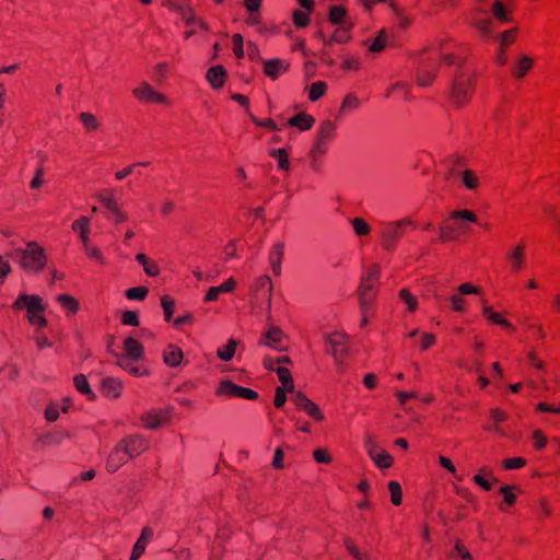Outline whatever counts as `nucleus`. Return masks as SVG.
Returning <instances> with one entry per match:
<instances>
[{
  "label": "nucleus",
  "instance_id": "nucleus-1",
  "mask_svg": "<svg viewBox=\"0 0 560 560\" xmlns=\"http://www.w3.org/2000/svg\"><path fill=\"white\" fill-rule=\"evenodd\" d=\"M478 223L476 214L467 209L450 212L439 229V241L456 242L462 236L471 232V225Z\"/></svg>",
  "mask_w": 560,
  "mask_h": 560
},
{
  "label": "nucleus",
  "instance_id": "nucleus-2",
  "mask_svg": "<svg viewBox=\"0 0 560 560\" xmlns=\"http://www.w3.org/2000/svg\"><path fill=\"white\" fill-rule=\"evenodd\" d=\"M337 135V125L330 119H325L319 122L314 142L308 153L310 168L319 173L323 166V159L327 154L330 143L334 141Z\"/></svg>",
  "mask_w": 560,
  "mask_h": 560
},
{
  "label": "nucleus",
  "instance_id": "nucleus-3",
  "mask_svg": "<svg viewBox=\"0 0 560 560\" xmlns=\"http://www.w3.org/2000/svg\"><path fill=\"white\" fill-rule=\"evenodd\" d=\"M441 62L452 65L454 58L450 54L442 55L436 50L423 52L416 74L417 83L423 88L429 86L433 82L435 70Z\"/></svg>",
  "mask_w": 560,
  "mask_h": 560
},
{
  "label": "nucleus",
  "instance_id": "nucleus-4",
  "mask_svg": "<svg viewBox=\"0 0 560 560\" xmlns=\"http://www.w3.org/2000/svg\"><path fill=\"white\" fill-rule=\"evenodd\" d=\"M413 226L415 222L409 218L381 222L378 232L382 247L388 252L394 250L397 242L404 236L405 231Z\"/></svg>",
  "mask_w": 560,
  "mask_h": 560
},
{
  "label": "nucleus",
  "instance_id": "nucleus-5",
  "mask_svg": "<svg viewBox=\"0 0 560 560\" xmlns=\"http://www.w3.org/2000/svg\"><path fill=\"white\" fill-rule=\"evenodd\" d=\"M16 255L20 258V266L27 272H40L47 262L45 249L36 242H28L24 249H16Z\"/></svg>",
  "mask_w": 560,
  "mask_h": 560
},
{
  "label": "nucleus",
  "instance_id": "nucleus-6",
  "mask_svg": "<svg viewBox=\"0 0 560 560\" xmlns=\"http://www.w3.org/2000/svg\"><path fill=\"white\" fill-rule=\"evenodd\" d=\"M380 278V266L374 264L369 267L366 273L363 276L358 294L360 311L370 310L373 301L376 298V285Z\"/></svg>",
  "mask_w": 560,
  "mask_h": 560
},
{
  "label": "nucleus",
  "instance_id": "nucleus-7",
  "mask_svg": "<svg viewBox=\"0 0 560 560\" xmlns=\"http://www.w3.org/2000/svg\"><path fill=\"white\" fill-rule=\"evenodd\" d=\"M471 80L472 70L463 66L456 73L450 91V97L454 105L462 106L468 101L471 93Z\"/></svg>",
  "mask_w": 560,
  "mask_h": 560
},
{
  "label": "nucleus",
  "instance_id": "nucleus-8",
  "mask_svg": "<svg viewBox=\"0 0 560 560\" xmlns=\"http://www.w3.org/2000/svg\"><path fill=\"white\" fill-rule=\"evenodd\" d=\"M325 353L332 357L338 368L343 365L345 358L349 352L348 337L339 331L324 335Z\"/></svg>",
  "mask_w": 560,
  "mask_h": 560
},
{
  "label": "nucleus",
  "instance_id": "nucleus-9",
  "mask_svg": "<svg viewBox=\"0 0 560 560\" xmlns=\"http://www.w3.org/2000/svg\"><path fill=\"white\" fill-rule=\"evenodd\" d=\"M490 3L488 0H475L467 21L480 35L488 37L490 23Z\"/></svg>",
  "mask_w": 560,
  "mask_h": 560
},
{
  "label": "nucleus",
  "instance_id": "nucleus-10",
  "mask_svg": "<svg viewBox=\"0 0 560 560\" xmlns=\"http://www.w3.org/2000/svg\"><path fill=\"white\" fill-rule=\"evenodd\" d=\"M214 394L224 398H243L246 400H256L258 398L257 392L247 387L240 386L233 383L231 380H222L218 384Z\"/></svg>",
  "mask_w": 560,
  "mask_h": 560
},
{
  "label": "nucleus",
  "instance_id": "nucleus-11",
  "mask_svg": "<svg viewBox=\"0 0 560 560\" xmlns=\"http://www.w3.org/2000/svg\"><path fill=\"white\" fill-rule=\"evenodd\" d=\"M172 413V407L150 409L140 416V421L145 429L156 430L168 422Z\"/></svg>",
  "mask_w": 560,
  "mask_h": 560
},
{
  "label": "nucleus",
  "instance_id": "nucleus-12",
  "mask_svg": "<svg viewBox=\"0 0 560 560\" xmlns=\"http://www.w3.org/2000/svg\"><path fill=\"white\" fill-rule=\"evenodd\" d=\"M132 95L142 103L170 105V100L166 95L155 91L144 81L132 90Z\"/></svg>",
  "mask_w": 560,
  "mask_h": 560
},
{
  "label": "nucleus",
  "instance_id": "nucleus-13",
  "mask_svg": "<svg viewBox=\"0 0 560 560\" xmlns=\"http://www.w3.org/2000/svg\"><path fill=\"white\" fill-rule=\"evenodd\" d=\"M518 34L520 30L515 26L503 31L495 36V39L499 43L498 52L495 56V62L498 65L504 66L508 62L506 49L509 46L516 42Z\"/></svg>",
  "mask_w": 560,
  "mask_h": 560
},
{
  "label": "nucleus",
  "instance_id": "nucleus-14",
  "mask_svg": "<svg viewBox=\"0 0 560 560\" xmlns=\"http://www.w3.org/2000/svg\"><path fill=\"white\" fill-rule=\"evenodd\" d=\"M291 400L299 410L304 411L313 420L317 422H322L324 420L325 417L319 406L306 397L302 392L294 393Z\"/></svg>",
  "mask_w": 560,
  "mask_h": 560
},
{
  "label": "nucleus",
  "instance_id": "nucleus-15",
  "mask_svg": "<svg viewBox=\"0 0 560 560\" xmlns=\"http://www.w3.org/2000/svg\"><path fill=\"white\" fill-rule=\"evenodd\" d=\"M131 459L140 456L149 448V440L141 434H131L119 441Z\"/></svg>",
  "mask_w": 560,
  "mask_h": 560
},
{
  "label": "nucleus",
  "instance_id": "nucleus-16",
  "mask_svg": "<svg viewBox=\"0 0 560 560\" xmlns=\"http://www.w3.org/2000/svg\"><path fill=\"white\" fill-rule=\"evenodd\" d=\"M14 308H25L27 311V319L34 315L45 312L43 300L38 295L20 294L13 303Z\"/></svg>",
  "mask_w": 560,
  "mask_h": 560
},
{
  "label": "nucleus",
  "instance_id": "nucleus-17",
  "mask_svg": "<svg viewBox=\"0 0 560 560\" xmlns=\"http://www.w3.org/2000/svg\"><path fill=\"white\" fill-rule=\"evenodd\" d=\"M467 294H479L478 287H475L470 283H463L457 288V292L452 294L448 298V302L451 305L452 311L464 313L466 312V300L465 295Z\"/></svg>",
  "mask_w": 560,
  "mask_h": 560
},
{
  "label": "nucleus",
  "instance_id": "nucleus-18",
  "mask_svg": "<svg viewBox=\"0 0 560 560\" xmlns=\"http://www.w3.org/2000/svg\"><path fill=\"white\" fill-rule=\"evenodd\" d=\"M510 271L517 275L525 266V244L520 243L511 247L505 255Z\"/></svg>",
  "mask_w": 560,
  "mask_h": 560
},
{
  "label": "nucleus",
  "instance_id": "nucleus-19",
  "mask_svg": "<svg viewBox=\"0 0 560 560\" xmlns=\"http://www.w3.org/2000/svg\"><path fill=\"white\" fill-rule=\"evenodd\" d=\"M534 67V59L525 54H518L511 65V77L517 81L523 80Z\"/></svg>",
  "mask_w": 560,
  "mask_h": 560
},
{
  "label": "nucleus",
  "instance_id": "nucleus-20",
  "mask_svg": "<svg viewBox=\"0 0 560 560\" xmlns=\"http://www.w3.org/2000/svg\"><path fill=\"white\" fill-rule=\"evenodd\" d=\"M130 458L126 450L119 442L115 445L112 452L108 454L106 460V470L110 474L117 471L122 465H125Z\"/></svg>",
  "mask_w": 560,
  "mask_h": 560
},
{
  "label": "nucleus",
  "instance_id": "nucleus-21",
  "mask_svg": "<svg viewBox=\"0 0 560 560\" xmlns=\"http://www.w3.org/2000/svg\"><path fill=\"white\" fill-rule=\"evenodd\" d=\"M515 2H492V19L501 23L513 22Z\"/></svg>",
  "mask_w": 560,
  "mask_h": 560
},
{
  "label": "nucleus",
  "instance_id": "nucleus-22",
  "mask_svg": "<svg viewBox=\"0 0 560 560\" xmlns=\"http://www.w3.org/2000/svg\"><path fill=\"white\" fill-rule=\"evenodd\" d=\"M289 69V62L283 59L275 58L264 61V73L271 80H277Z\"/></svg>",
  "mask_w": 560,
  "mask_h": 560
},
{
  "label": "nucleus",
  "instance_id": "nucleus-23",
  "mask_svg": "<svg viewBox=\"0 0 560 560\" xmlns=\"http://www.w3.org/2000/svg\"><path fill=\"white\" fill-rule=\"evenodd\" d=\"M283 337L284 334L279 327L271 326L265 334L261 335L259 345L281 351L283 348L280 347V343Z\"/></svg>",
  "mask_w": 560,
  "mask_h": 560
},
{
  "label": "nucleus",
  "instance_id": "nucleus-24",
  "mask_svg": "<svg viewBox=\"0 0 560 560\" xmlns=\"http://www.w3.org/2000/svg\"><path fill=\"white\" fill-rule=\"evenodd\" d=\"M154 532L151 527L145 526L142 528L141 534L133 545L131 556L129 560H138L145 551V548L150 540L153 538Z\"/></svg>",
  "mask_w": 560,
  "mask_h": 560
},
{
  "label": "nucleus",
  "instance_id": "nucleus-25",
  "mask_svg": "<svg viewBox=\"0 0 560 560\" xmlns=\"http://www.w3.org/2000/svg\"><path fill=\"white\" fill-rule=\"evenodd\" d=\"M351 27L352 22H347L346 25L339 26L330 37H326L323 33H319L318 37L326 46H331L332 44H343L350 39L349 31Z\"/></svg>",
  "mask_w": 560,
  "mask_h": 560
},
{
  "label": "nucleus",
  "instance_id": "nucleus-26",
  "mask_svg": "<svg viewBox=\"0 0 560 560\" xmlns=\"http://www.w3.org/2000/svg\"><path fill=\"white\" fill-rule=\"evenodd\" d=\"M284 255V244L281 242L276 243L269 252V265L273 276L281 275V264Z\"/></svg>",
  "mask_w": 560,
  "mask_h": 560
},
{
  "label": "nucleus",
  "instance_id": "nucleus-27",
  "mask_svg": "<svg viewBox=\"0 0 560 560\" xmlns=\"http://www.w3.org/2000/svg\"><path fill=\"white\" fill-rule=\"evenodd\" d=\"M235 287L236 282L233 278H229L226 281H224L222 284L218 287H210L203 298V302H214L219 299L220 294L233 292Z\"/></svg>",
  "mask_w": 560,
  "mask_h": 560
},
{
  "label": "nucleus",
  "instance_id": "nucleus-28",
  "mask_svg": "<svg viewBox=\"0 0 560 560\" xmlns=\"http://www.w3.org/2000/svg\"><path fill=\"white\" fill-rule=\"evenodd\" d=\"M124 353L118 357H127L131 360H140L143 355L142 345L132 337H128L124 341Z\"/></svg>",
  "mask_w": 560,
  "mask_h": 560
},
{
  "label": "nucleus",
  "instance_id": "nucleus-29",
  "mask_svg": "<svg viewBox=\"0 0 560 560\" xmlns=\"http://www.w3.org/2000/svg\"><path fill=\"white\" fill-rule=\"evenodd\" d=\"M122 384L118 378L105 377L102 381L101 392L108 398H118L121 394Z\"/></svg>",
  "mask_w": 560,
  "mask_h": 560
},
{
  "label": "nucleus",
  "instance_id": "nucleus-30",
  "mask_svg": "<svg viewBox=\"0 0 560 560\" xmlns=\"http://www.w3.org/2000/svg\"><path fill=\"white\" fill-rule=\"evenodd\" d=\"M206 78L209 84L218 90L224 85L226 72L222 66H213L208 69Z\"/></svg>",
  "mask_w": 560,
  "mask_h": 560
},
{
  "label": "nucleus",
  "instance_id": "nucleus-31",
  "mask_svg": "<svg viewBox=\"0 0 560 560\" xmlns=\"http://www.w3.org/2000/svg\"><path fill=\"white\" fill-rule=\"evenodd\" d=\"M183 351L175 345H168L163 351V361L170 368H176L183 360Z\"/></svg>",
  "mask_w": 560,
  "mask_h": 560
},
{
  "label": "nucleus",
  "instance_id": "nucleus-32",
  "mask_svg": "<svg viewBox=\"0 0 560 560\" xmlns=\"http://www.w3.org/2000/svg\"><path fill=\"white\" fill-rule=\"evenodd\" d=\"M314 122V117L304 112L294 115L288 120L289 126L295 127L301 131L310 130L313 127Z\"/></svg>",
  "mask_w": 560,
  "mask_h": 560
},
{
  "label": "nucleus",
  "instance_id": "nucleus-33",
  "mask_svg": "<svg viewBox=\"0 0 560 560\" xmlns=\"http://www.w3.org/2000/svg\"><path fill=\"white\" fill-rule=\"evenodd\" d=\"M520 488L517 486H502L499 489V493L503 494V503L499 505L501 511H506L510 506H512L516 501V492H520Z\"/></svg>",
  "mask_w": 560,
  "mask_h": 560
},
{
  "label": "nucleus",
  "instance_id": "nucleus-34",
  "mask_svg": "<svg viewBox=\"0 0 560 560\" xmlns=\"http://www.w3.org/2000/svg\"><path fill=\"white\" fill-rule=\"evenodd\" d=\"M136 260L139 265L142 266L143 271L147 276L158 277L160 275L159 265L153 259H151L149 256H147L145 254H142V253L137 254Z\"/></svg>",
  "mask_w": 560,
  "mask_h": 560
},
{
  "label": "nucleus",
  "instance_id": "nucleus-35",
  "mask_svg": "<svg viewBox=\"0 0 560 560\" xmlns=\"http://www.w3.org/2000/svg\"><path fill=\"white\" fill-rule=\"evenodd\" d=\"M456 175L458 176L462 185L469 190H475L479 186V177L471 170L459 171Z\"/></svg>",
  "mask_w": 560,
  "mask_h": 560
},
{
  "label": "nucleus",
  "instance_id": "nucleus-36",
  "mask_svg": "<svg viewBox=\"0 0 560 560\" xmlns=\"http://www.w3.org/2000/svg\"><path fill=\"white\" fill-rule=\"evenodd\" d=\"M137 360L127 357H117V365L133 376H142L145 370L136 364Z\"/></svg>",
  "mask_w": 560,
  "mask_h": 560
},
{
  "label": "nucleus",
  "instance_id": "nucleus-37",
  "mask_svg": "<svg viewBox=\"0 0 560 560\" xmlns=\"http://www.w3.org/2000/svg\"><path fill=\"white\" fill-rule=\"evenodd\" d=\"M72 230L80 233L81 244L89 243L90 218L81 217L72 223Z\"/></svg>",
  "mask_w": 560,
  "mask_h": 560
},
{
  "label": "nucleus",
  "instance_id": "nucleus-38",
  "mask_svg": "<svg viewBox=\"0 0 560 560\" xmlns=\"http://www.w3.org/2000/svg\"><path fill=\"white\" fill-rule=\"evenodd\" d=\"M56 301L67 312V315H74L79 311V302L69 294H59Z\"/></svg>",
  "mask_w": 560,
  "mask_h": 560
},
{
  "label": "nucleus",
  "instance_id": "nucleus-39",
  "mask_svg": "<svg viewBox=\"0 0 560 560\" xmlns=\"http://www.w3.org/2000/svg\"><path fill=\"white\" fill-rule=\"evenodd\" d=\"M269 155L277 161L279 170L285 172L290 171L289 152L285 148L272 149Z\"/></svg>",
  "mask_w": 560,
  "mask_h": 560
},
{
  "label": "nucleus",
  "instance_id": "nucleus-40",
  "mask_svg": "<svg viewBox=\"0 0 560 560\" xmlns=\"http://www.w3.org/2000/svg\"><path fill=\"white\" fill-rule=\"evenodd\" d=\"M360 105H361V102L357 97V95H354L353 93H348L341 102L338 116L341 117L342 115H345L347 113L353 112V110L358 109L360 107Z\"/></svg>",
  "mask_w": 560,
  "mask_h": 560
},
{
  "label": "nucleus",
  "instance_id": "nucleus-41",
  "mask_svg": "<svg viewBox=\"0 0 560 560\" xmlns=\"http://www.w3.org/2000/svg\"><path fill=\"white\" fill-rule=\"evenodd\" d=\"M329 21L332 24L343 26L347 22H351L347 15L345 8L340 5H334L329 10Z\"/></svg>",
  "mask_w": 560,
  "mask_h": 560
},
{
  "label": "nucleus",
  "instance_id": "nucleus-42",
  "mask_svg": "<svg viewBox=\"0 0 560 560\" xmlns=\"http://www.w3.org/2000/svg\"><path fill=\"white\" fill-rule=\"evenodd\" d=\"M73 385H74L75 389L80 394L84 395L88 399L94 398V393L92 392L85 375H83V374L75 375L73 378Z\"/></svg>",
  "mask_w": 560,
  "mask_h": 560
},
{
  "label": "nucleus",
  "instance_id": "nucleus-43",
  "mask_svg": "<svg viewBox=\"0 0 560 560\" xmlns=\"http://www.w3.org/2000/svg\"><path fill=\"white\" fill-rule=\"evenodd\" d=\"M237 342L235 339H229L228 343L219 347L217 350V355L222 361H230L233 359L236 351Z\"/></svg>",
  "mask_w": 560,
  "mask_h": 560
},
{
  "label": "nucleus",
  "instance_id": "nucleus-44",
  "mask_svg": "<svg viewBox=\"0 0 560 560\" xmlns=\"http://www.w3.org/2000/svg\"><path fill=\"white\" fill-rule=\"evenodd\" d=\"M492 325L500 326L508 335L516 331V327L504 317L503 313L492 311Z\"/></svg>",
  "mask_w": 560,
  "mask_h": 560
},
{
  "label": "nucleus",
  "instance_id": "nucleus-45",
  "mask_svg": "<svg viewBox=\"0 0 560 560\" xmlns=\"http://www.w3.org/2000/svg\"><path fill=\"white\" fill-rule=\"evenodd\" d=\"M389 35L386 30H381L369 47L371 52H381L387 46Z\"/></svg>",
  "mask_w": 560,
  "mask_h": 560
},
{
  "label": "nucleus",
  "instance_id": "nucleus-46",
  "mask_svg": "<svg viewBox=\"0 0 560 560\" xmlns=\"http://www.w3.org/2000/svg\"><path fill=\"white\" fill-rule=\"evenodd\" d=\"M276 373L278 375L279 381L283 385L282 388H285L288 393H293L294 384L290 371L287 368L278 366L276 369Z\"/></svg>",
  "mask_w": 560,
  "mask_h": 560
},
{
  "label": "nucleus",
  "instance_id": "nucleus-47",
  "mask_svg": "<svg viewBox=\"0 0 560 560\" xmlns=\"http://www.w3.org/2000/svg\"><path fill=\"white\" fill-rule=\"evenodd\" d=\"M327 91V84L324 81H316L312 83L308 88V100L311 102L318 101L322 96L325 95Z\"/></svg>",
  "mask_w": 560,
  "mask_h": 560
},
{
  "label": "nucleus",
  "instance_id": "nucleus-48",
  "mask_svg": "<svg viewBox=\"0 0 560 560\" xmlns=\"http://www.w3.org/2000/svg\"><path fill=\"white\" fill-rule=\"evenodd\" d=\"M350 223L358 236H368L371 233V226L363 218L357 217Z\"/></svg>",
  "mask_w": 560,
  "mask_h": 560
},
{
  "label": "nucleus",
  "instance_id": "nucleus-49",
  "mask_svg": "<svg viewBox=\"0 0 560 560\" xmlns=\"http://www.w3.org/2000/svg\"><path fill=\"white\" fill-rule=\"evenodd\" d=\"M255 288L256 290H267V293H268V298H267V302H268V308H270L271 306V296H272V282L270 280V278L266 275L264 276H260L256 279V282H255Z\"/></svg>",
  "mask_w": 560,
  "mask_h": 560
},
{
  "label": "nucleus",
  "instance_id": "nucleus-50",
  "mask_svg": "<svg viewBox=\"0 0 560 560\" xmlns=\"http://www.w3.org/2000/svg\"><path fill=\"white\" fill-rule=\"evenodd\" d=\"M311 12L312 11H307L306 9L293 11L292 19L294 25L299 28L307 26L310 23Z\"/></svg>",
  "mask_w": 560,
  "mask_h": 560
},
{
  "label": "nucleus",
  "instance_id": "nucleus-51",
  "mask_svg": "<svg viewBox=\"0 0 560 560\" xmlns=\"http://www.w3.org/2000/svg\"><path fill=\"white\" fill-rule=\"evenodd\" d=\"M82 246H83L84 253L86 254V256L89 258L95 260L100 265H105V258L98 247L92 245L90 242Z\"/></svg>",
  "mask_w": 560,
  "mask_h": 560
},
{
  "label": "nucleus",
  "instance_id": "nucleus-52",
  "mask_svg": "<svg viewBox=\"0 0 560 560\" xmlns=\"http://www.w3.org/2000/svg\"><path fill=\"white\" fill-rule=\"evenodd\" d=\"M80 121L88 131H95L100 128L97 118L91 113H81Z\"/></svg>",
  "mask_w": 560,
  "mask_h": 560
},
{
  "label": "nucleus",
  "instance_id": "nucleus-53",
  "mask_svg": "<svg viewBox=\"0 0 560 560\" xmlns=\"http://www.w3.org/2000/svg\"><path fill=\"white\" fill-rule=\"evenodd\" d=\"M388 490L390 492V501L394 505H400L402 502V491L401 487L397 481H389L388 482Z\"/></svg>",
  "mask_w": 560,
  "mask_h": 560
},
{
  "label": "nucleus",
  "instance_id": "nucleus-54",
  "mask_svg": "<svg viewBox=\"0 0 560 560\" xmlns=\"http://www.w3.org/2000/svg\"><path fill=\"white\" fill-rule=\"evenodd\" d=\"M148 293H149L148 288L140 285V287H135V288L127 289L126 292H125V296L128 300L142 301V300L145 299Z\"/></svg>",
  "mask_w": 560,
  "mask_h": 560
},
{
  "label": "nucleus",
  "instance_id": "nucleus-55",
  "mask_svg": "<svg viewBox=\"0 0 560 560\" xmlns=\"http://www.w3.org/2000/svg\"><path fill=\"white\" fill-rule=\"evenodd\" d=\"M399 298L407 305L409 312H415L417 310V299L410 293L408 289H401L399 291Z\"/></svg>",
  "mask_w": 560,
  "mask_h": 560
},
{
  "label": "nucleus",
  "instance_id": "nucleus-56",
  "mask_svg": "<svg viewBox=\"0 0 560 560\" xmlns=\"http://www.w3.org/2000/svg\"><path fill=\"white\" fill-rule=\"evenodd\" d=\"M374 464L380 468H388L393 464L392 456L384 450L380 451L374 458H372Z\"/></svg>",
  "mask_w": 560,
  "mask_h": 560
},
{
  "label": "nucleus",
  "instance_id": "nucleus-57",
  "mask_svg": "<svg viewBox=\"0 0 560 560\" xmlns=\"http://www.w3.org/2000/svg\"><path fill=\"white\" fill-rule=\"evenodd\" d=\"M526 465V459L523 457H512L502 460L501 466L505 470L520 469Z\"/></svg>",
  "mask_w": 560,
  "mask_h": 560
},
{
  "label": "nucleus",
  "instance_id": "nucleus-58",
  "mask_svg": "<svg viewBox=\"0 0 560 560\" xmlns=\"http://www.w3.org/2000/svg\"><path fill=\"white\" fill-rule=\"evenodd\" d=\"M174 305H175L174 300L171 299L168 295H164L161 298V306L163 308L164 318L166 322L171 320V318H172Z\"/></svg>",
  "mask_w": 560,
  "mask_h": 560
},
{
  "label": "nucleus",
  "instance_id": "nucleus-59",
  "mask_svg": "<svg viewBox=\"0 0 560 560\" xmlns=\"http://www.w3.org/2000/svg\"><path fill=\"white\" fill-rule=\"evenodd\" d=\"M532 439L534 441V448L536 451H541L547 445V438L540 429H536L533 431Z\"/></svg>",
  "mask_w": 560,
  "mask_h": 560
},
{
  "label": "nucleus",
  "instance_id": "nucleus-60",
  "mask_svg": "<svg viewBox=\"0 0 560 560\" xmlns=\"http://www.w3.org/2000/svg\"><path fill=\"white\" fill-rule=\"evenodd\" d=\"M249 116H250V120L257 127L267 128V129L272 130V131L279 130L278 126L276 125V122L271 118L258 119L254 115H249Z\"/></svg>",
  "mask_w": 560,
  "mask_h": 560
},
{
  "label": "nucleus",
  "instance_id": "nucleus-61",
  "mask_svg": "<svg viewBox=\"0 0 560 560\" xmlns=\"http://www.w3.org/2000/svg\"><path fill=\"white\" fill-rule=\"evenodd\" d=\"M167 65L165 62L158 63L153 69V79L156 83H162L166 79Z\"/></svg>",
  "mask_w": 560,
  "mask_h": 560
},
{
  "label": "nucleus",
  "instance_id": "nucleus-62",
  "mask_svg": "<svg viewBox=\"0 0 560 560\" xmlns=\"http://www.w3.org/2000/svg\"><path fill=\"white\" fill-rule=\"evenodd\" d=\"M232 43H233V52L236 58L241 59L244 57V49H243V37L241 34H234L232 36Z\"/></svg>",
  "mask_w": 560,
  "mask_h": 560
},
{
  "label": "nucleus",
  "instance_id": "nucleus-63",
  "mask_svg": "<svg viewBox=\"0 0 560 560\" xmlns=\"http://www.w3.org/2000/svg\"><path fill=\"white\" fill-rule=\"evenodd\" d=\"M538 509H539V520L548 518L552 515V509L549 505L548 501L544 498L538 500Z\"/></svg>",
  "mask_w": 560,
  "mask_h": 560
},
{
  "label": "nucleus",
  "instance_id": "nucleus-64",
  "mask_svg": "<svg viewBox=\"0 0 560 560\" xmlns=\"http://www.w3.org/2000/svg\"><path fill=\"white\" fill-rule=\"evenodd\" d=\"M345 546L347 550L358 560H369V556L366 553L360 552L358 547L349 539L345 541Z\"/></svg>",
  "mask_w": 560,
  "mask_h": 560
}]
</instances>
